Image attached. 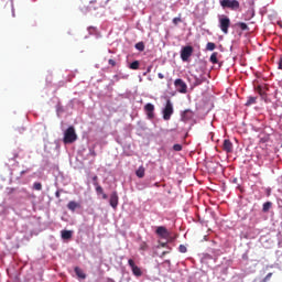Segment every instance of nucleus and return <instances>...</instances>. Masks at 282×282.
<instances>
[{
  "mask_svg": "<svg viewBox=\"0 0 282 282\" xmlns=\"http://www.w3.org/2000/svg\"><path fill=\"white\" fill-rule=\"evenodd\" d=\"M78 140V134H76V129L74 126L68 127L64 132V144H74Z\"/></svg>",
  "mask_w": 282,
  "mask_h": 282,
  "instance_id": "obj_1",
  "label": "nucleus"
},
{
  "mask_svg": "<svg viewBox=\"0 0 282 282\" xmlns=\"http://www.w3.org/2000/svg\"><path fill=\"white\" fill-rule=\"evenodd\" d=\"M94 186L96 188V192L99 194V195H102V193H105V191L102 189V186H100L98 183H94Z\"/></svg>",
  "mask_w": 282,
  "mask_h": 282,
  "instance_id": "obj_24",
  "label": "nucleus"
},
{
  "mask_svg": "<svg viewBox=\"0 0 282 282\" xmlns=\"http://www.w3.org/2000/svg\"><path fill=\"white\" fill-rule=\"evenodd\" d=\"M74 271L79 279H87V274H85L78 267H75Z\"/></svg>",
  "mask_w": 282,
  "mask_h": 282,
  "instance_id": "obj_15",
  "label": "nucleus"
},
{
  "mask_svg": "<svg viewBox=\"0 0 282 282\" xmlns=\"http://www.w3.org/2000/svg\"><path fill=\"white\" fill-rule=\"evenodd\" d=\"M34 191H43V185L39 182L33 184Z\"/></svg>",
  "mask_w": 282,
  "mask_h": 282,
  "instance_id": "obj_26",
  "label": "nucleus"
},
{
  "mask_svg": "<svg viewBox=\"0 0 282 282\" xmlns=\"http://www.w3.org/2000/svg\"><path fill=\"white\" fill-rule=\"evenodd\" d=\"M257 91L258 94H260V96H263V89L261 88V86L257 87Z\"/></svg>",
  "mask_w": 282,
  "mask_h": 282,
  "instance_id": "obj_32",
  "label": "nucleus"
},
{
  "mask_svg": "<svg viewBox=\"0 0 282 282\" xmlns=\"http://www.w3.org/2000/svg\"><path fill=\"white\" fill-rule=\"evenodd\" d=\"M140 250H143V251L149 250V245H147V242H142V243L140 245Z\"/></svg>",
  "mask_w": 282,
  "mask_h": 282,
  "instance_id": "obj_28",
  "label": "nucleus"
},
{
  "mask_svg": "<svg viewBox=\"0 0 282 282\" xmlns=\"http://www.w3.org/2000/svg\"><path fill=\"white\" fill-rule=\"evenodd\" d=\"M218 23L223 34H228V30L230 29V18H228V15H219Z\"/></svg>",
  "mask_w": 282,
  "mask_h": 282,
  "instance_id": "obj_2",
  "label": "nucleus"
},
{
  "mask_svg": "<svg viewBox=\"0 0 282 282\" xmlns=\"http://www.w3.org/2000/svg\"><path fill=\"white\" fill-rule=\"evenodd\" d=\"M172 23H174V25H178V23H182V18H181V17L174 18V19L172 20Z\"/></svg>",
  "mask_w": 282,
  "mask_h": 282,
  "instance_id": "obj_27",
  "label": "nucleus"
},
{
  "mask_svg": "<svg viewBox=\"0 0 282 282\" xmlns=\"http://www.w3.org/2000/svg\"><path fill=\"white\" fill-rule=\"evenodd\" d=\"M189 118H193V111L191 110H185L183 112V120H189Z\"/></svg>",
  "mask_w": 282,
  "mask_h": 282,
  "instance_id": "obj_19",
  "label": "nucleus"
},
{
  "mask_svg": "<svg viewBox=\"0 0 282 282\" xmlns=\"http://www.w3.org/2000/svg\"><path fill=\"white\" fill-rule=\"evenodd\" d=\"M128 265H130L134 276H141L142 275V269H140V267L135 265V262L133 261V259L128 260Z\"/></svg>",
  "mask_w": 282,
  "mask_h": 282,
  "instance_id": "obj_9",
  "label": "nucleus"
},
{
  "mask_svg": "<svg viewBox=\"0 0 282 282\" xmlns=\"http://www.w3.org/2000/svg\"><path fill=\"white\" fill-rule=\"evenodd\" d=\"M217 56H219V53H217V52H214L210 55L209 61H210V63H213V65H217V63H219V59L217 58Z\"/></svg>",
  "mask_w": 282,
  "mask_h": 282,
  "instance_id": "obj_14",
  "label": "nucleus"
},
{
  "mask_svg": "<svg viewBox=\"0 0 282 282\" xmlns=\"http://www.w3.org/2000/svg\"><path fill=\"white\" fill-rule=\"evenodd\" d=\"M130 69H140V62L134 61L130 64Z\"/></svg>",
  "mask_w": 282,
  "mask_h": 282,
  "instance_id": "obj_23",
  "label": "nucleus"
},
{
  "mask_svg": "<svg viewBox=\"0 0 282 282\" xmlns=\"http://www.w3.org/2000/svg\"><path fill=\"white\" fill-rule=\"evenodd\" d=\"M237 26L240 28V30H242L243 32L248 31V24H246V22H238Z\"/></svg>",
  "mask_w": 282,
  "mask_h": 282,
  "instance_id": "obj_21",
  "label": "nucleus"
},
{
  "mask_svg": "<svg viewBox=\"0 0 282 282\" xmlns=\"http://www.w3.org/2000/svg\"><path fill=\"white\" fill-rule=\"evenodd\" d=\"M55 196H56L57 198L61 197V192L57 191V192L55 193Z\"/></svg>",
  "mask_w": 282,
  "mask_h": 282,
  "instance_id": "obj_38",
  "label": "nucleus"
},
{
  "mask_svg": "<svg viewBox=\"0 0 282 282\" xmlns=\"http://www.w3.org/2000/svg\"><path fill=\"white\" fill-rule=\"evenodd\" d=\"M165 254H169V252L167 251H163L162 252V257H164Z\"/></svg>",
  "mask_w": 282,
  "mask_h": 282,
  "instance_id": "obj_39",
  "label": "nucleus"
},
{
  "mask_svg": "<svg viewBox=\"0 0 282 282\" xmlns=\"http://www.w3.org/2000/svg\"><path fill=\"white\" fill-rule=\"evenodd\" d=\"M193 52H194V48L191 45L184 46L181 50V58H182L183 63H188V58H191V56H193Z\"/></svg>",
  "mask_w": 282,
  "mask_h": 282,
  "instance_id": "obj_3",
  "label": "nucleus"
},
{
  "mask_svg": "<svg viewBox=\"0 0 282 282\" xmlns=\"http://www.w3.org/2000/svg\"><path fill=\"white\" fill-rule=\"evenodd\" d=\"M144 111L148 116V120H153V118H155V106L153 104H147L144 106Z\"/></svg>",
  "mask_w": 282,
  "mask_h": 282,
  "instance_id": "obj_7",
  "label": "nucleus"
},
{
  "mask_svg": "<svg viewBox=\"0 0 282 282\" xmlns=\"http://www.w3.org/2000/svg\"><path fill=\"white\" fill-rule=\"evenodd\" d=\"M215 47H217V45H216L215 43H213V42H208V43L206 44V50H207V52H213V51H215Z\"/></svg>",
  "mask_w": 282,
  "mask_h": 282,
  "instance_id": "obj_20",
  "label": "nucleus"
},
{
  "mask_svg": "<svg viewBox=\"0 0 282 282\" xmlns=\"http://www.w3.org/2000/svg\"><path fill=\"white\" fill-rule=\"evenodd\" d=\"M172 116H173V102H171V99H167L166 105L163 109V120H171Z\"/></svg>",
  "mask_w": 282,
  "mask_h": 282,
  "instance_id": "obj_4",
  "label": "nucleus"
},
{
  "mask_svg": "<svg viewBox=\"0 0 282 282\" xmlns=\"http://www.w3.org/2000/svg\"><path fill=\"white\" fill-rule=\"evenodd\" d=\"M155 232L161 239H169L171 237V232L164 226L158 227Z\"/></svg>",
  "mask_w": 282,
  "mask_h": 282,
  "instance_id": "obj_8",
  "label": "nucleus"
},
{
  "mask_svg": "<svg viewBox=\"0 0 282 282\" xmlns=\"http://www.w3.org/2000/svg\"><path fill=\"white\" fill-rule=\"evenodd\" d=\"M232 141H230V139H225L223 143V151H225V153H232Z\"/></svg>",
  "mask_w": 282,
  "mask_h": 282,
  "instance_id": "obj_10",
  "label": "nucleus"
},
{
  "mask_svg": "<svg viewBox=\"0 0 282 282\" xmlns=\"http://www.w3.org/2000/svg\"><path fill=\"white\" fill-rule=\"evenodd\" d=\"M164 246H166V243H163L162 247L164 248Z\"/></svg>",
  "mask_w": 282,
  "mask_h": 282,
  "instance_id": "obj_42",
  "label": "nucleus"
},
{
  "mask_svg": "<svg viewBox=\"0 0 282 282\" xmlns=\"http://www.w3.org/2000/svg\"><path fill=\"white\" fill-rule=\"evenodd\" d=\"M118 192H112L109 200L111 208H118Z\"/></svg>",
  "mask_w": 282,
  "mask_h": 282,
  "instance_id": "obj_11",
  "label": "nucleus"
},
{
  "mask_svg": "<svg viewBox=\"0 0 282 282\" xmlns=\"http://www.w3.org/2000/svg\"><path fill=\"white\" fill-rule=\"evenodd\" d=\"M272 208V203L271 202H267L263 204L262 206V213H269V210Z\"/></svg>",
  "mask_w": 282,
  "mask_h": 282,
  "instance_id": "obj_18",
  "label": "nucleus"
},
{
  "mask_svg": "<svg viewBox=\"0 0 282 282\" xmlns=\"http://www.w3.org/2000/svg\"><path fill=\"white\" fill-rule=\"evenodd\" d=\"M271 278H272V273H268L267 276L264 278V281H270Z\"/></svg>",
  "mask_w": 282,
  "mask_h": 282,
  "instance_id": "obj_34",
  "label": "nucleus"
},
{
  "mask_svg": "<svg viewBox=\"0 0 282 282\" xmlns=\"http://www.w3.org/2000/svg\"><path fill=\"white\" fill-rule=\"evenodd\" d=\"M74 232L72 230H62V239L68 240L72 239Z\"/></svg>",
  "mask_w": 282,
  "mask_h": 282,
  "instance_id": "obj_13",
  "label": "nucleus"
},
{
  "mask_svg": "<svg viewBox=\"0 0 282 282\" xmlns=\"http://www.w3.org/2000/svg\"><path fill=\"white\" fill-rule=\"evenodd\" d=\"M174 87L177 89L180 94H186L188 86H186V83H184L183 79H175Z\"/></svg>",
  "mask_w": 282,
  "mask_h": 282,
  "instance_id": "obj_6",
  "label": "nucleus"
},
{
  "mask_svg": "<svg viewBox=\"0 0 282 282\" xmlns=\"http://www.w3.org/2000/svg\"><path fill=\"white\" fill-rule=\"evenodd\" d=\"M144 173H145L144 166H140V167L137 170L135 175H137V177L142 178V177H144Z\"/></svg>",
  "mask_w": 282,
  "mask_h": 282,
  "instance_id": "obj_17",
  "label": "nucleus"
},
{
  "mask_svg": "<svg viewBox=\"0 0 282 282\" xmlns=\"http://www.w3.org/2000/svg\"><path fill=\"white\" fill-rule=\"evenodd\" d=\"M158 76H159V78H160L161 80L164 79V74L159 73Z\"/></svg>",
  "mask_w": 282,
  "mask_h": 282,
  "instance_id": "obj_36",
  "label": "nucleus"
},
{
  "mask_svg": "<svg viewBox=\"0 0 282 282\" xmlns=\"http://www.w3.org/2000/svg\"><path fill=\"white\" fill-rule=\"evenodd\" d=\"M151 69H153V66H149V67L147 68V74H150Z\"/></svg>",
  "mask_w": 282,
  "mask_h": 282,
  "instance_id": "obj_37",
  "label": "nucleus"
},
{
  "mask_svg": "<svg viewBox=\"0 0 282 282\" xmlns=\"http://www.w3.org/2000/svg\"><path fill=\"white\" fill-rule=\"evenodd\" d=\"M246 107H251V105H257V97H248Z\"/></svg>",
  "mask_w": 282,
  "mask_h": 282,
  "instance_id": "obj_16",
  "label": "nucleus"
},
{
  "mask_svg": "<svg viewBox=\"0 0 282 282\" xmlns=\"http://www.w3.org/2000/svg\"><path fill=\"white\" fill-rule=\"evenodd\" d=\"M221 8H229V10H239V1L237 0H221Z\"/></svg>",
  "mask_w": 282,
  "mask_h": 282,
  "instance_id": "obj_5",
  "label": "nucleus"
},
{
  "mask_svg": "<svg viewBox=\"0 0 282 282\" xmlns=\"http://www.w3.org/2000/svg\"><path fill=\"white\" fill-rule=\"evenodd\" d=\"M135 50H138L139 52H144V42H138L135 44Z\"/></svg>",
  "mask_w": 282,
  "mask_h": 282,
  "instance_id": "obj_22",
  "label": "nucleus"
},
{
  "mask_svg": "<svg viewBox=\"0 0 282 282\" xmlns=\"http://www.w3.org/2000/svg\"><path fill=\"white\" fill-rule=\"evenodd\" d=\"M108 64L111 65V67H116V62L115 59H109Z\"/></svg>",
  "mask_w": 282,
  "mask_h": 282,
  "instance_id": "obj_33",
  "label": "nucleus"
},
{
  "mask_svg": "<svg viewBox=\"0 0 282 282\" xmlns=\"http://www.w3.org/2000/svg\"><path fill=\"white\" fill-rule=\"evenodd\" d=\"M196 85H202V80H196Z\"/></svg>",
  "mask_w": 282,
  "mask_h": 282,
  "instance_id": "obj_40",
  "label": "nucleus"
},
{
  "mask_svg": "<svg viewBox=\"0 0 282 282\" xmlns=\"http://www.w3.org/2000/svg\"><path fill=\"white\" fill-rule=\"evenodd\" d=\"M104 199H107V194H102Z\"/></svg>",
  "mask_w": 282,
  "mask_h": 282,
  "instance_id": "obj_41",
  "label": "nucleus"
},
{
  "mask_svg": "<svg viewBox=\"0 0 282 282\" xmlns=\"http://www.w3.org/2000/svg\"><path fill=\"white\" fill-rule=\"evenodd\" d=\"M19 153H20L19 149L14 150L12 155H9V159L10 160H17V158H19Z\"/></svg>",
  "mask_w": 282,
  "mask_h": 282,
  "instance_id": "obj_25",
  "label": "nucleus"
},
{
  "mask_svg": "<svg viewBox=\"0 0 282 282\" xmlns=\"http://www.w3.org/2000/svg\"><path fill=\"white\" fill-rule=\"evenodd\" d=\"M93 182H94V184H98V176L97 175L93 176Z\"/></svg>",
  "mask_w": 282,
  "mask_h": 282,
  "instance_id": "obj_35",
  "label": "nucleus"
},
{
  "mask_svg": "<svg viewBox=\"0 0 282 282\" xmlns=\"http://www.w3.org/2000/svg\"><path fill=\"white\" fill-rule=\"evenodd\" d=\"M178 250H180V252L185 253L187 249H186V246L181 245V246L178 247Z\"/></svg>",
  "mask_w": 282,
  "mask_h": 282,
  "instance_id": "obj_30",
  "label": "nucleus"
},
{
  "mask_svg": "<svg viewBox=\"0 0 282 282\" xmlns=\"http://www.w3.org/2000/svg\"><path fill=\"white\" fill-rule=\"evenodd\" d=\"M67 208L68 210H72L74 213V210H76V208H80V204L74 202V200H70L68 204H67Z\"/></svg>",
  "mask_w": 282,
  "mask_h": 282,
  "instance_id": "obj_12",
  "label": "nucleus"
},
{
  "mask_svg": "<svg viewBox=\"0 0 282 282\" xmlns=\"http://www.w3.org/2000/svg\"><path fill=\"white\" fill-rule=\"evenodd\" d=\"M173 151H182V144H180V143L174 144Z\"/></svg>",
  "mask_w": 282,
  "mask_h": 282,
  "instance_id": "obj_29",
  "label": "nucleus"
},
{
  "mask_svg": "<svg viewBox=\"0 0 282 282\" xmlns=\"http://www.w3.org/2000/svg\"><path fill=\"white\" fill-rule=\"evenodd\" d=\"M89 153H90L91 158H96V155H97L95 149H90Z\"/></svg>",
  "mask_w": 282,
  "mask_h": 282,
  "instance_id": "obj_31",
  "label": "nucleus"
}]
</instances>
